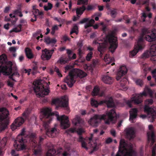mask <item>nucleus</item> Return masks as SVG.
<instances>
[{
    "label": "nucleus",
    "instance_id": "1",
    "mask_svg": "<svg viewBox=\"0 0 156 156\" xmlns=\"http://www.w3.org/2000/svg\"><path fill=\"white\" fill-rule=\"evenodd\" d=\"M51 109L46 108L42 109L43 118L45 120L43 122V126L45 129L46 135L48 137H54L58 133L59 130L55 127L50 128L49 124L52 120V116L54 114L51 113Z\"/></svg>",
    "mask_w": 156,
    "mask_h": 156
},
{
    "label": "nucleus",
    "instance_id": "2",
    "mask_svg": "<svg viewBox=\"0 0 156 156\" xmlns=\"http://www.w3.org/2000/svg\"><path fill=\"white\" fill-rule=\"evenodd\" d=\"M117 118L116 112L113 108L106 113L105 114L95 115L88 121V122L91 126L96 127L98 126V124L101 120H105V123L109 124L110 122L113 121L114 119H116Z\"/></svg>",
    "mask_w": 156,
    "mask_h": 156
},
{
    "label": "nucleus",
    "instance_id": "3",
    "mask_svg": "<svg viewBox=\"0 0 156 156\" xmlns=\"http://www.w3.org/2000/svg\"><path fill=\"white\" fill-rule=\"evenodd\" d=\"M116 156H136V153L133 150L132 144H128L124 140L121 139Z\"/></svg>",
    "mask_w": 156,
    "mask_h": 156
},
{
    "label": "nucleus",
    "instance_id": "4",
    "mask_svg": "<svg viewBox=\"0 0 156 156\" xmlns=\"http://www.w3.org/2000/svg\"><path fill=\"white\" fill-rule=\"evenodd\" d=\"M87 76V73L83 71L78 69H73L69 72V76L64 79V82L69 87H71L76 81L74 78H82Z\"/></svg>",
    "mask_w": 156,
    "mask_h": 156
},
{
    "label": "nucleus",
    "instance_id": "5",
    "mask_svg": "<svg viewBox=\"0 0 156 156\" xmlns=\"http://www.w3.org/2000/svg\"><path fill=\"white\" fill-rule=\"evenodd\" d=\"M147 94L151 96L153 93L151 90L148 87H146L142 93L133 95L131 100L126 101V104L130 108L132 107V103H134L136 105L139 104L143 101V97L146 96Z\"/></svg>",
    "mask_w": 156,
    "mask_h": 156
},
{
    "label": "nucleus",
    "instance_id": "6",
    "mask_svg": "<svg viewBox=\"0 0 156 156\" xmlns=\"http://www.w3.org/2000/svg\"><path fill=\"white\" fill-rule=\"evenodd\" d=\"M25 128L23 129L21 133L17 136L14 141V146L18 151L23 150L26 148L28 138L25 136Z\"/></svg>",
    "mask_w": 156,
    "mask_h": 156
},
{
    "label": "nucleus",
    "instance_id": "7",
    "mask_svg": "<svg viewBox=\"0 0 156 156\" xmlns=\"http://www.w3.org/2000/svg\"><path fill=\"white\" fill-rule=\"evenodd\" d=\"M9 112L5 108H0V131L5 130L9 123L8 117Z\"/></svg>",
    "mask_w": 156,
    "mask_h": 156
},
{
    "label": "nucleus",
    "instance_id": "8",
    "mask_svg": "<svg viewBox=\"0 0 156 156\" xmlns=\"http://www.w3.org/2000/svg\"><path fill=\"white\" fill-rule=\"evenodd\" d=\"M34 85V89L37 95L40 97H44L45 95H48L50 90L48 88H45L44 85L38 80H37L33 83Z\"/></svg>",
    "mask_w": 156,
    "mask_h": 156
},
{
    "label": "nucleus",
    "instance_id": "9",
    "mask_svg": "<svg viewBox=\"0 0 156 156\" xmlns=\"http://www.w3.org/2000/svg\"><path fill=\"white\" fill-rule=\"evenodd\" d=\"M91 104L92 106L97 107L99 105H101L105 104L108 108L114 107L115 106V104L113 101L112 98L110 97L107 98L105 100L100 101L99 102L94 99H92L91 101Z\"/></svg>",
    "mask_w": 156,
    "mask_h": 156
},
{
    "label": "nucleus",
    "instance_id": "10",
    "mask_svg": "<svg viewBox=\"0 0 156 156\" xmlns=\"http://www.w3.org/2000/svg\"><path fill=\"white\" fill-rule=\"evenodd\" d=\"M52 103L53 104L58 105L59 107L64 108L67 111H69L68 99L66 95L62 96L60 98L53 99Z\"/></svg>",
    "mask_w": 156,
    "mask_h": 156
},
{
    "label": "nucleus",
    "instance_id": "11",
    "mask_svg": "<svg viewBox=\"0 0 156 156\" xmlns=\"http://www.w3.org/2000/svg\"><path fill=\"white\" fill-rule=\"evenodd\" d=\"M106 39L108 41L110 45L109 50L113 53L118 46L117 38L113 35H109L106 36Z\"/></svg>",
    "mask_w": 156,
    "mask_h": 156
},
{
    "label": "nucleus",
    "instance_id": "12",
    "mask_svg": "<svg viewBox=\"0 0 156 156\" xmlns=\"http://www.w3.org/2000/svg\"><path fill=\"white\" fill-rule=\"evenodd\" d=\"M137 43L134 50L130 52L129 57H130L132 58L134 57L139 50L143 48L144 44L143 37H140L139 38Z\"/></svg>",
    "mask_w": 156,
    "mask_h": 156
},
{
    "label": "nucleus",
    "instance_id": "13",
    "mask_svg": "<svg viewBox=\"0 0 156 156\" xmlns=\"http://www.w3.org/2000/svg\"><path fill=\"white\" fill-rule=\"evenodd\" d=\"M142 32L144 35L151 33L150 35H146L145 36L146 40L149 42L153 41L156 39V30L154 29L150 32L147 29L144 28L142 29Z\"/></svg>",
    "mask_w": 156,
    "mask_h": 156
},
{
    "label": "nucleus",
    "instance_id": "14",
    "mask_svg": "<svg viewBox=\"0 0 156 156\" xmlns=\"http://www.w3.org/2000/svg\"><path fill=\"white\" fill-rule=\"evenodd\" d=\"M62 151L61 147L58 148L56 151L54 149H50L47 152L46 156H67L68 155V153L66 151L61 153Z\"/></svg>",
    "mask_w": 156,
    "mask_h": 156
},
{
    "label": "nucleus",
    "instance_id": "15",
    "mask_svg": "<svg viewBox=\"0 0 156 156\" xmlns=\"http://www.w3.org/2000/svg\"><path fill=\"white\" fill-rule=\"evenodd\" d=\"M57 120L60 122L61 126L62 128L66 129L70 126L69 123L68 117L65 115L59 116L58 114L56 115Z\"/></svg>",
    "mask_w": 156,
    "mask_h": 156
},
{
    "label": "nucleus",
    "instance_id": "16",
    "mask_svg": "<svg viewBox=\"0 0 156 156\" xmlns=\"http://www.w3.org/2000/svg\"><path fill=\"white\" fill-rule=\"evenodd\" d=\"M149 56H156V44L152 45L150 48V51H147L142 55V58H148Z\"/></svg>",
    "mask_w": 156,
    "mask_h": 156
},
{
    "label": "nucleus",
    "instance_id": "17",
    "mask_svg": "<svg viewBox=\"0 0 156 156\" xmlns=\"http://www.w3.org/2000/svg\"><path fill=\"white\" fill-rule=\"evenodd\" d=\"M54 51V49L48 50L45 48L42 50V54L41 56V59L43 60H49L51 58Z\"/></svg>",
    "mask_w": 156,
    "mask_h": 156
},
{
    "label": "nucleus",
    "instance_id": "18",
    "mask_svg": "<svg viewBox=\"0 0 156 156\" xmlns=\"http://www.w3.org/2000/svg\"><path fill=\"white\" fill-rule=\"evenodd\" d=\"M93 135L91 134L89 137V142L88 144V146L92 148V150L91 151L90 153H92L94 151H97L98 149V144H97L96 140L94 141L92 140Z\"/></svg>",
    "mask_w": 156,
    "mask_h": 156
},
{
    "label": "nucleus",
    "instance_id": "19",
    "mask_svg": "<svg viewBox=\"0 0 156 156\" xmlns=\"http://www.w3.org/2000/svg\"><path fill=\"white\" fill-rule=\"evenodd\" d=\"M24 120L21 117L17 118L11 125V129L12 131L16 129L17 127L21 126L24 122Z\"/></svg>",
    "mask_w": 156,
    "mask_h": 156
},
{
    "label": "nucleus",
    "instance_id": "20",
    "mask_svg": "<svg viewBox=\"0 0 156 156\" xmlns=\"http://www.w3.org/2000/svg\"><path fill=\"white\" fill-rule=\"evenodd\" d=\"M144 110V111L147 112L148 115H150L149 117L151 118L152 122H153L156 118V112L155 111L153 108L147 105L145 106Z\"/></svg>",
    "mask_w": 156,
    "mask_h": 156
},
{
    "label": "nucleus",
    "instance_id": "21",
    "mask_svg": "<svg viewBox=\"0 0 156 156\" xmlns=\"http://www.w3.org/2000/svg\"><path fill=\"white\" fill-rule=\"evenodd\" d=\"M93 43L94 44H99V45L98 46V51L100 52V56L101 57L104 54V53L106 49V44L104 43H99L97 40L94 41Z\"/></svg>",
    "mask_w": 156,
    "mask_h": 156
},
{
    "label": "nucleus",
    "instance_id": "22",
    "mask_svg": "<svg viewBox=\"0 0 156 156\" xmlns=\"http://www.w3.org/2000/svg\"><path fill=\"white\" fill-rule=\"evenodd\" d=\"M127 72V70L125 66H121L117 74L116 77L117 80H119L122 76L126 74Z\"/></svg>",
    "mask_w": 156,
    "mask_h": 156
},
{
    "label": "nucleus",
    "instance_id": "23",
    "mask_svg": "<svg viewBox=\"0 0 156 156\" xmlns=\"http://www.w3.org/2000/svg\"><path fill=\"white\" fill-rule=\"evenodd\" d=\"M126 137L129 140L133 139L135 137V132L132 128L126 129L125 130Z\"/></svg>",
    "mask_w": 156,
    "mask_h": 156
},
{
    "label": "nucleus",
    "instance_id": "24",
    "mask_svg": "<svg viewBox=\"0 0 156 156\" xmlns=\"http://www.w3.org/2000/svg\"><path fill=\"white\" fill-rule=\"evenodd\" d=\"M148 143H150L151 146H152L155 142V136L153 132L147 133Z\"/></svg>",
    "mask_w": 156,
    "mask_h": 156
},
{
    "label": "nucleus",
    "instance_id": "25",
    "mask_svg": "<svg viewBox=\"0 0 156 156\" xmlns=\"http://www.w3.org/2000/svg\"><path fill=\"white\" fill-rule=\"evenodd\" d=\"M66 132L68 133H70L77 132L79 135H82V133L84 132V131L83 129L81 128H79L77 130L75 128H70L67 129L66 131Z\"/></svg>",
    "mask_w": 156,
    "mask_h": 156
},
{
    "label": "nucleus",
    "instance_id": "26",
    "mask_svg": "<svg viewBox=\"0 0 156 156\" xmlns=\"http://www.w3.org/2000/svg\"><path fill=\"white\" fill-rule=\"evenodd\" d=\"M103 81L107 84H112L113 82L114 79L113 78L107 75H105L102 77Z\"/></svg>",
    "mask_w": 156,
    "mask_h": 156
},
{
    "label": "nucleus",
    "instance_id": "27",
    "mask_svg": "<svg viewBox=\"0 0 156 156\" xmlns=\"http://www.w3.org/2000/svg\"><path fill=\"white\" fill-rule=\"evenodd\" d=\"M137 109L136 108H133L131 109V110L129 112L130 120H132L133 119L136 117L137 115Z\"/></svg>",
    "mask_w": 156,
    "mask_h": 156
},
{
    "label": "nucleus",
    "instance_id": "28",
    "mask_svg": "<svg viewBox=\"0 0 156 156\" xmlns=\"http://www.w3.org/2000/svg\"><path fill=\"white\" fill-rule=\"evenodd\" d=\"M29 140H31L30 144H32L34 147L37 145L38 144L36 140V136L35 134L32 133L30 136Z\"/></svg>",
    "mask_w": 156,
    "mask_h": 156
},
{
    "label": "nucleus",
    "instance_id": "29",
    "mask_svg": "<svg viewBox=\"0 0 156 156\" xmlns=\"http://www.w3.org/2000/svg\"><path fill=\"white\" fill-rule=\"evenodd\" d=\"M86 10V8L84 5H83L82 6L77 8L76 9V12L77 16L79 17L80 16L78 15H81Z\"/></svg>",
    "mask_w": 156,
    "mask_h": 156
},
{
    "label": "nucleus",
    "instance_id": "30",
    "mask_svg": "<svg viewBox=\"0 0 156 156\" xmlns=\"http://www.w3.org/2000/svg\"><path fill=\"white\" fill-rule=\"evenodd\" d=\"M25 53L26 55L28 58L31 59L33 58V55L30 49L28 48H26L25 49Z\"/></svg>",
    "mask_w": 156,
    "mask_h": 156
},
{
    "label": "nucleus",
    "instance_id": "31",
    "mask_svg": "<svg viewBox=\"0 0 156 156\" xmlns=\"http://www.w3.org/2000/svg\"><path fill=\"white\" fill-rule=\"evenodd\" d=\"M45 42L48 44L50 43L55 44L56 42V40L55 38H50L49 37H47L45 39Z\"/></svg>",
    "mask_w": 156,
    "mask_h": 156
},
{
    "label": "nucleus",
    "instance_id": "32",
    "mask_svg": "<svg viewBox=\"0 0 156 156\" xmlns=\"http://www.w3.org/2000/svg\"><path fill=\"white\" fill-rule=\"evenodd\" d=\"M99 89L98 87H95L92 92V95L93 96H96L99 95Z\"/></svg>",
    "mask_w": 156,
    "mask_h": 156
},
{
    "label": "nucleus",
    "instance_id": "33",
    "mask_svg": "<svg viewBox=\"0 0 156 156\" xmlns=\"http://www.w3.org/2000/svg\"><path fill=\"white\" fill-rule=\"evenodd\" d=\"M7 142V138L6 137H4L0 142V147L4 148L6 145Z\"/></svg>",
    "mask_w": 156,
    "mask_h": 156
},
{
    "label": "nucleus",
    "instance_id": "34",
    "mask_svg": "<svg viewBox=\"0 0 156 156\" xmlns=\"http://www.w3.org/2000/svg\"><path fill=\"white\" fill-rule=\"evenodd\" d=\"M88 0H78L77 4L78 5H87L88 4Z\"/></svg>",
    "mask_w": 156,
    "mask_h": 156
},
{
    "label": "nucleus",
    "instance_id": "35",
    "mask_svg": "<svg viewBox=\"0 0 156 156\" xmlns=\"http://www.w3.org/2000/svg\"><path fill=\"white\" fill-rule=\"evenodd\" d=\"M32 12L34 16L35 15H36L42 16L44 14L43 12H40L38 9H35L34 10H33Z\"/></svg>",
    "mask_w": 156,
    "mask_h": 156
},
{
    "label": "nucleus",
    "instance_id": "36",
    "mask_svg": "<svg viewBox=\"0 0 156 156\" xmlns=\"http://www.w3.org/2000/svg\"><path fill=\"white\" fill-rule=\"evenodd\" d=\"M22 25L20 24L17 26V27L13 28L12 30V31L18 33L21 31Z\"/></svg>",
    "mask_w": 156,
    "mask_h": 156
},
{
    "label": "nucleus",
    "instance_id": "37",
    "mask_svg": "<svg viewBox=\"0 0 156 156\" xmlns=\"http://www.w3.org/2000/svg\"><path fill=\"white\" fill-rule=\"evenodd\" d=\"M93 52L92 51H90L87 55L86 59L87 61H89L93 57Z\"/></svg>",
    "mask_w": 156,
    "mask_h": 156
},
{
    "label": "nucleus",
    "instance_id": "38",
    "mask_svg": "<svg viewBox=\"0 0 156 156\" xmlns=\"http://www.w3.org/2000/svg\"><path fill=\"white\" fill-rule=\"evenodd\" d=\"M117 12L116 9H114L111 10L110 15L112 17L114 18L117 15Z\"/></svg>",
    "mask_w": 156,
    "mask_h": 156
},
{
    "label": "nucleus",
    "instance_id": "39",
    "mask_svg": "<svg viewBox=\"0 0 156 156\" xmlns=\"http://www.w3.org/2000/svg\"><path fill=\"white\" fill-rule=\"evenodd\" d=\"M78 27L76 25H75L73 27V28L72 29V30L70 33V35H71L73 33H75L76 34H78Z\"/></svg>",
    "mask_w": 156,
    "mask_h": 156
},
{
    "label": "nucleus",
    "instance_id": "40",
    "mask_svg": "<svg viewBox=\"0 0 156 156\" xmlns=\"http://www.w3.org/2000/svg\"><path fill=\"white\" fill-rule=\"evenodd\" d=\"M52 4L50 2H48V6H44V10L46 11H47L51 9L52 8Z\"/></svg>",
    "mask_w": 156,
    "mask_h": 156
},
{
    "label": "nucleus",
    "instance_id": "41",
    "mask_svg": "<svg viewBox=\"0 0 156 156\" xmlns=\"http://www.w3.org/2000/svg\"><path fill=\"white\" fill-rule=\"evenodd\" d=\"M135 82L136 84L140 87L142 86L144 84V82L142 80L140 79H136L135 80Z\"/></svg>",
    "mask_w": 156,
    "mask_h": 156
},
{
    "label": "nucleus",
    "instance_id": "42",
    "mask_svg": "<svg viewBox=\"0 0 156 156\" xmlns=\"http://www.w3.org/2000/svg\"><path fill=\"white\" fill-rule=\"evenodd\" d=\"M127 81L126 78L125 77L122 80H121L120 81V84L121 86L124 87L126 86Z\"/></svg>",
    "mask_w": 156,
    "mask_h": 156
},
{
    "label": "nucleus",
    "instance_id": "43",
    "mask_svg": "<svg viewBox=\"0 0 156 156\" xmlns=\"http://www.w3.org/2000/svg\"><path fill=\"white\" fill-rule=\"evenodd\" d=\"M13 73L12 74V75L16 76L18 77L19 76L20 74L18 73V70L16 67H13Z\"/></svg>",
    "mask_w": 156,
    "mask_h": 156
},
{
    "label": "nucleus",
    "instance_id": "44",
    "mask_svg": "<svg viewBox=\"0 0 156 156\" xmlns=\"http://www.w3.org/2000/svg\"><path fill=\"white\" fill-rule=\"evenodd\" d=\"M34 154L35 155H40L41 154V149L40 148L38 149H35L34 150Z\"/></svg>",
    "mask_w": 156,
    "mask_h": 156
},
{
    "label": "nucleus",
    "instance_id": "45",
    "mask_svg": "<svg viewBox=\"0 0 156 156\" xmlns=\"http://www.w3.org/2000/svg\"><path fill=\"white\" fill-rule=\"evenodd\" d=\"M76 122L75 123V125H76L77 124H80L81 123V119L80 117H76L75 118Z\"/></svg>",
    "mask_w": 156,
    "mask_h": 156
},
{
    "label": "nucleus",
    "instance_id": "46",
    "mask_svg": "<svg viewBox=\"0 0 156 156\" xmlns=\"http://www.w3.org/2000/svg\"><path fill=\"white\" fill-rule=\"evenodd\" d=\"M67 60L68 59L67 58H65L64 59L62 58L60 59L58 62H59L61 64H62L66 63Z\"/></svg>",
    "mask_w": 156,
    "mask_h": 156
},
{
    "label": "nucleus",
    "instance_id": "47",
    "mask_svg": "<svg viewBox=\"0 0 156 156\" xmlns=\"http://www.w3.org/2000/svg\"><path fill=\"white\" fill-rule=\"evenodd\" d=\"M46 137V135H44L42 136H40L39 138V144L40 145L41 143L43 141L44 139Z\"/></svg>",
    "mask_w": 156,
    "mask_h": 156
},
{
    "label": "nucleus",
    "instance_id": "48",
    "mask_svg": "<svg viewBox=\"0 0 156 156\" xmlns=\"http://www.w3.org/2000/svg\"><path fill=\"white\" fill-rule=\"evenodd\" d=\"M37 69V67L36 65L33 66L32 68L33 71L32 72L33 75H34L36 73Z\"/></svg>",
    "mask_w": 156,
    "mask_h": 156
},
{
    "label": "nucleus",
    "instance_id": "49",
    "mask_svg": "<svg viewBox=\"0 0 156 156\" xmlns=\"http://www.w3.org/2000/svg\"><path fill=\"white\" fill-rule=\"evenodd\" d=\"M89 20L88 18H84L80 22V24L84 23L89 21Z\"/></svg>",
    "mask_w": 156,
    "mask_h": 156
},
{
    "label": "nucleus",
    "instance_id": "50",
    "mask_svg": "<svg viewBox=\"0 0 156 156\" xmlns=\"http://www.w3.org/2000/svg\"><path fill=\"white\" fill-rule=\"evenodd\" d=\"M79 137L77 139V141L79 142H82L84 141V138L81 136V135H79Z\"/></svg>",
    "mask_w": 156,
    "mask_h": 156
},
{
    "label": "nucleus",
    "instance_id": "51",
    "mask_svg": "<svg viewBox=\"0 0 156 156\" xmlns=\"http://www.w3.org/2000/svg\"><path fill=\"white\" fill-rule=\"evenodd\" d=\"M41 34V31H37L35 33H34L33 34V37H36L37 36H38L39 35Z\"/></svg>",
    "mask_w": 156,
    "mask_h": 156
},
{
    "label": "nucleus",
    "instance_id": "52",
    "mask_svg": "<svg viewBox=\"0 0 156 156\" xmlns=\"http://www.w3.org/2000/svg\"><path fill=\"white\" fill-rule=\"evenodd\" d=\"M94 8V6L92 5H88L87 8H86V10L87 11H90L93 9Z\"/></svg>",
    "mask_w": 156,
    "mask_h": 156
},
{
    "label": "nucleus",
    "instance_id": "53",
    "mask_svg": "<svg viewBox=\"0 0 156 156\" xmlns=\"http://www.w3.org/2000/svg\"><path fill=\"white\" fill-rule=\"evenodd\" d=\"M12 156H18L19 154H16L15 150H12L11 153Z\"/></svg>",
    "mask_w": 156,
    "mask_h": 156
},
{
    "label": "nucleus",
    "instance_id": "54",
    "mask_svg": "<svg viewBox=\"0 0 156 156\" xmlns=\"http://www.w3.org/2000/svg\"><path fill=\"white\" fill-rule=\"evenodd\" d=\"M147 17V15L145 13H142L141 18L142 19L143 22H145V19Z\"/></svg>",
    "mask_w": 156,
    "mask_h": 156
},
{
    "label": "nucleus",
    "instance_id": "55",
    "mask_svg": "<svg viewBox=\"0 0 156 156\" xmlns=\"http://www.w3.org/2000/svg\"><path fill=\"white\" fill-rule=\"evenodd\" d=\"M104 59L108 60H110L111 58L110 55L108 54H106L104 57Z\"/></svg>",
    "mask_w": 156,
    "mask_h": 156
},
{
    "label": "nucleus",
    "instance_id": "56",
    "mask_svg": "<svg viewBox=\"0 0 156 156\" xmlns=\"http://www.w3.org/2000/svg\"><path fill=\"white\" fill-rule=\"evenodd\" d=\"M105 142L107 144H110L112 142V139L111 138L109 137L106 139Z\"/></svg>",
    "mask_w": 156,
    "mask_h": 156
},
{
    "label": "nucleus",
    "instance_id": "57",
    "mask_svg": "<svg viewBox=\"0 0 156 156\" xmlns=\"http://www.w3.org/2000/svg\"><path fill=\"white\" fill-rule=\"evenodd\" d=\"M21 11L20 9H16L13 12V14L15 15L17 14L20 13Z\"/></svg>",
    "mask_w": 156,
    "mask_h": 156
},
{
    "label": "nucleus",
    "instance_id": "58",
    "mask_svg": "<svg viewBox=\"0 0 156 156\" xmlns=\"http://www.w3.org/2000/svg\"><path fill=\"white\" fill-rule=\"evenodd\" d=\"M93 25H91L90 23H86L84 26V28L85 29H87V28L92 26Z\"/></svg>",
    "mask_w": 156,
    "mask_h": 156
},
{
    "label": "nucleus",
    "instance_id": "59",
    "mask_svg": "<svg viewBox=\"0 0 156 156\" xmlns=\"http://www.w3.org/2000/svg\"><path fill=\"white\" fill-rule=\"evenodd\" d=\"M63 39L65 41H69L70 39L68 38L66 36H64L63 37Z\"/></svg>",
    "mask_w": 156,
    "mask_h": 156
},
{
    "label": "nucleus",
    "instance_id": "60",
    "mask_svg": "<svg viewBox=\"0 0 156 156\" xmlns=\"http://www.w3.org/2000/svg\"><path fill=\"white\" fill-rule=\"evenodd\" d=\"M20 23L22 24H24V25H25L27 24V22L26 21L23 19H21L20 20Z\"/></svg>",
    "mask_w": 156,
    "mask_h": 156
},
{
    "label": "nucleus",
    "instance_id": "61",
    "mask_svg": "<svg viewBox=\"0 0 156 156\" xmlns=\"http://www.w3.org/2000/svg\"><path fill=\"white\" fill-rule=\"evenodd\" d=\"M147 101L148 104L150 105H152L153 102V100L151 99H147Z\"/></svg>",
    "mask_w": 156,
    "mask_h": 156
},
{
    "label": "nucleus",
    "instance_id": "62",
    "mask_svg": "<svg viewBox=\"0 0 156 156\" xmlns=\"http://www.w3.org/2000/svg\"><path fill=\"white\" fill-rule=\"evenodd\" d=\"M111 133L113 136H116L115 131L114 129H111Z\"/></svg>",
    "mask_w": 156,
    "mask_h": 156
},
{
    "label": "nucleus",
    "instance_id": "63",
    "mask_svg": "<svg viewBox=\"0 0 156 156\" xmlns=\"http://www.w3.org/2000/svg\"><path fill=\"white\" fill-rule=\"evenodd\" d=\"M9 6H7L5 7L4 11V13H8L9 11Z\"/></svg>",
    "mask_w": 156,
    "mask_h": 156
},
{
    "label": "nucleus",
    "instance_id": "64",
    "mask_svg": "<svg viewBox=\"0 0 156 156\" xmlns=\"http://www.w3.org/2000/svg\"><path fill=\"white\" fill-rule=\"evenodd\" d=\"M81 145L82 147L85 148L87 149L86 146V144L85 142L84 141L81 142Z\"/></svg>",
    "mask_w": 156,
    "mask_h": 156
}]
</instances>
